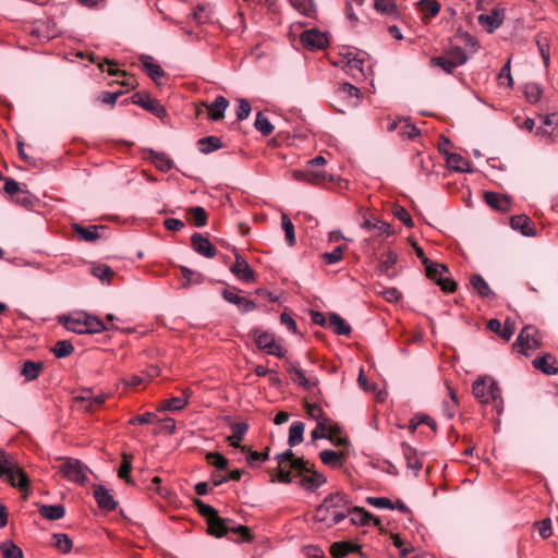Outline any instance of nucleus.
Returning <instances> with one entry per match:
<instances>
[{"label": "nucleus", "mask_w": 558, "mask_h": 558, "mask_svg": "<svg viewBox=\"0 0 558 558\" xmlns=\"http://www.w3.org/2000/svg\"><path fill=\"white\" fill-rule=\"evenodd\" d=\"M470 283L481 298L487 299L495 296V293L481 275H472L470 278Z\"/></svg>", "instance_id": "c756f323"}, {"label": "nucleus", "mask_w": 558, "mask_h": 558, "mask_svg": "<svg viewBox=\"0 0 558 558\" xmlns=\"http://www.w3.org/2000/svg\"><path fill=\"white\" fill-rule=\"evenodd\" d=\"M284 367L289 375V378L296 385L303 387L306 390H311L317 385L316 378H308L305 376L304 371L299 366L298 363L286 360Z\"/></svg>", "instance_id": "1a4fd4ad"}, {"label": "nucleus", "mask_w": 558, "mask_h": 558, "mask_svg": "<svg viewBox=\"0 0 558 558\" xmlns=\"http://www.w3.org/2000/svg\"><path fill=\"white\" fill-rule=\"evenodd\" d=\"M352 524L368 525L373 522L377 526L381 534L386 533V530L381 526L380 520L375 518L369 511L362 507H353L349 509Z\"/></svg>", "instance_id": "2eb2a0df"}, {"label": "nucleus", "mask_w": 558, "mask_h": 558, "mask_svg": "<svg viewBox=\"0 0 558 558\" xmlns=\"http://www.w3.org/2000/svg\"><path fill=\"white\" fill-rule=\"evenodd\" d=\"M250 335L253 336L258 349L266 351L268 354L279 355V345L276 343L272 333L254 329Z\"/></svg>", "instance_id": "9d476101"}, {"label": "nucleus", "mask_w": 558, "mask_h": 558, "mask_svg": "<svg viewBox=\"0 0 558 558\" xmlns=\"http://www.w3.org/2000/svg\"><path fill=\"white\" fill-rule=\"evenodd\" d=\"M254 125L263 135H269L274 130V125L263 112L256 114Z\"/></svg>", "instance_id": "3c124183"}, {"label": "nucleus", "mask_w": 558, "mask_h": 558, "mask_svg": "<svg viewBox=\"0 0 558 558\" xmlns=\"http://www.w3.org/2000/svg\"><path fill=\"white\" fill-rule=\"evenodd\" d=\"M487 328L490 331L498 333L506 341L510 340L514 333V323L510 319H507L505 325L501 326V323L498 319L492 318L487 323Z\"/></svg>", "instance_id": "aec40b11"}, {"label": "nucleus", "mask_w": 558, "mask_h": 558, "mask_svg": "<svg viewBox=\"0 0 558 558\" xmlns=\"http://www.w3.org/2000/svg\"><path fill=\"white\" fill-rule=\"evenodd\" d=\"M63 326L75 333H98L109 329L99 318L86 313H77L63 319ZM113 328V326H110Z\"/></svg>", "instance_id": "7ed1b4c3"}, {"label": "nucleus", "mask_w": 558, "mask_h": 558, "mask_svg": "<svg viewBox=\"0 0 558 558\" xmlns=\"http://www.w3.org/2000/svg\"><path fill=\"white\" fill-rule=\"evenodd\" d=\"M326 422L327 420L317 422L316 428L313 429L311 433V436L314 440L319 438H329L330 440H332L333 435L339 432V426L335 425L328 428Z\"/></svg>", "instance_id": "473e14b6"}, {"label": "nucleus", "mask_w": 558, "mask_h": 558, "mask_svg": "<svg viewBox=\"0 0 558 558\" xmlns=\"http://www.w3.org/2000/svg\"><path fill=\"white\" fill-rule=\"evenodd\" d=\"M361 547L348 542H336L330 546V554L333 558H343L349 553H359Z\"/></svg>", "instance_id": "2f4dec72"}, {"label": "nucleus", "mask_w": 558, "mask_h": 558, "mask_svg": "<svg viewBox=\"0 0 558 558\" xmlns=\"http://www.w3.org/2000/svg\"><path fill=\"white\" fill-rule=\"evenodd\" d=\"M209 118L213 121H219L225 117L226 109L229 106V101L223 96H217L210 104H204Z\"/></svg>", "instance_id": "6ab92c4d"}, {"label": "nucleus", "mask_w": 558, "mask_h": 558, "mask_svg": "<svg viewBox=\"0 0 558 558\" xmlns=\"http://www.w3.org/2000/svg\"><path fill=\"white\" fill-rule=\"evenodd\" d=\"M351 504L349 497L341 492H337L335 494L328 495L324 502L316 509V517L319 520H324L325 517H319L325 511H328L330 508H341L347 507Z\"/></svg>", "instance_id": "4468645a"}, {"label": "nucleus", "mask_w": 558, "mask_h": 558, "mask_svg": "<svg viewBox=\"0 0 558 558\" xmlns=\"http://www.w3.org/2000/svg\"><path fill=\"white\" fill-rule=\"evenodd\" d=\"M87 466L76 459H66L60 465V472L69 481L84 484L88 481Z\"/></svg>", "instance_id": "0eeeda50"}, {"label": "nucleus", "mask_w": 558, "mask_h": 558, "mask_svg": "<svg viewBox=\"0 0 558 558\" xmlns=\"http://www.w3.org/2000/svg\"><path fill=\"white\" fill-rule=\"evenodd\" d=\"M0 550L3 558H23L22 549L10 539L0 544Z\"/></svg>", "instance_id": "c03bdc74"}, {"label": "nucleus", "mask_w": 558, "mask_h": 558, "mask_svg": "<svg viewBox=\"0 0 558 558\" xmlns=\"http://www.w3.org/2000/svg\"><path fill=\"white\" fill-rule=\"evenodd\" d=\"M447 165L449 168L459 172L468 171L469 168L468 160L458 154H448Z\"/></svg>", "instance_id": "49530a36"}, {"label": "nucleus", "mask_w": 558, "mask_h": 558, "mask_svg": "<svg viewBox=\"0 0 558 558\" xmlns=\"http://www.w3.org/2000/svg\"><path fill=\"white\" fill-rule=\"evenodd\" d=\"M0 478L20 489L27 488L29 485L27 474L14 458L2 449H0Z\"/></svg>", "instance_id": "f03ea898"}, {"label": "nucleus", "mask_w": 558, "mask_h": 558, "mask_svg": "<svg viewBox=\"0 0 558 558\" xmlns=\"http://www.w3.org/2000/svg\"><path fill=\"white\" fill-rule=\"evenodd\" d=\"M281 229L284 233V241L288 246L293 247L296 244L295 228L291 220L284 214L281 215Z\"/></svg>", "instance_id": "4c0bfd02"}, {"label": "nucleus", "mask_w": 558, "mask_h": 558, "mask_svg": "<svg viewBox=\"0 0 558 558\" xmlns=\"http://www.w3.org/2000/svg\"><path fill=\"white\" fill-rule=\"evenodd\" d=\"M556 357L551 354H545L541 357H537L533 361V366L544 374L555 375L558 373V367L555 366Z\"/></svg>", "instance_id": "bb28decb"}, {"label": "nucleus", "mask_w": 558, "mask_h": 558, "mask_svg": "<svg viewBox=\"0 0 558 558\" xmlns=\"http://www.w3.org/2000/svg\"><path fill=\"white\" fill-rule=\"evenodd\" d=\"M39 513L43 518L48 520H59L64 517L65 508L61 504L43 505L39 508Z\"/></svg>", "instance_id": "72a5a7b5"}, {"label": "nucleus", "mask_w": 558, "mask_h": 558, "mask_svg": "<svg viewBox=\"0 0 558 558\" xmlns=\"http://www.w3.org/2000/svg\"><path fill=\"white\" fill-rule=\"evenodd\" d=\"M93 398H94L93 391L90 389H84L77 396H75L74 400L76 403L81 404V407L85 411H92L93 410Z\"/></svg>", "instance_id": "603ef678"}, {"label": "nucleus", "mask_w": 558, "mask_h": 558, "mask_svg": "<svg viewBox=\"0 0 558 558\" xmlns=\"http://www.w3.org/2000/svg\"><path fill=\"white\" fill-rule=\"evenodd\" d=\"M197 507H198L199 512L204 517H206L207 521H210L211 519H214L215 517L218 515V512L214 507L206 505L202 501H197Z\"/></svg>", "instance_id": "774afa93"}, {"label": "nucleus", "mask_w": 558, "mask_h": 558, "mask_svg": "<svg viewBox=\"0 0 558 558\" xmlns=\"http://www.w3.org/2000/svg\"><path fill=\"white\" fill-rule=\"evenodd\" d=\"M133 102L148 110L158 118L166 116L167 111L165 107L156 99L149 96H141L138 94L133 96Z\"/></svg>", "instance_id": "a211bd4d"}, {"label": "nucleus", "mask_w": 558, "mask_h": 558, "mask_svg": "<svg viewBox=\"0 0 558 558\" xmlns=\"http://www.w3.org/2000/svg\"><path fill=\"white\" fill-rule=\"evenodd\" d=\"M252 111L251 104L246 99H239L238 100V108H236V119L239 121H243L248 118L250 113Z\"/></svg>", "instance_id": "13d9d810"}, {"label": "nucleus", "mask_w": 558, "mask_h": 558, "mask_svg": "<svg viewBox=\"0 0 558 558\" xmlns=\"http://www.w3.org/2000/svg\"><path fill=\"white\" fill-rule=\"evenodd\" d=\"M393 215L400 220L402 221L407 227L409 228H412L413 227V220L409 214V211L400 206V205H396L393 207V210H392Z\"/></svg>", "instance_id": "bf43d9fd"}, {"label": "nucleus", "mask_w": 558, "mask_h": 558, "mask_svg": "<svg viewBox=\"0 0 558 558\" xmlns=\"http://www.w3.org/2000/svg\"><path fill=\"white\" fill-rule=\"evenodd\" d=\"M95 499L98 506L105 510H113L117 507V502L114 501L110 492L104 487H97L94 492Z\"/></svg>", "instance_id": "c85d7f7f"}, {"label": "nucleus", "mask_w": 558, "mask_h": 558, "mask_svg": "<svg viewBox=\"0 0 558 558\" xmlns=\"http://www.w3.org/2000/svg\"><path fill=\"white\" fill-rule=\"evenodd\" d=\"M342 246H336L332 252L324 253L323 258L327 264H336L342 258Z\"/></svg>", "instance_id": "e2e57ef3"}, {"label": "nucleus", "mask_w": 558, "mask_h": 558, "mask_svg": "<svg viewBox=\"0 0 558 558\" xmlns=\"http://www.w3.org/2000/svg\"><path fill=\"white\" fill-rule=\"evenodd\" d=\"M402 453L404 456V459L407 461V466L414 471L415 475L420 472L423 464L421 459L417 456L416 449L411 447L408 444H402Z\"/></svg>", "instance_id": "a878e982"}, {"label": "nucleus", "mask_w": 558, "mask_h": 558, "mask_svg": "<svg viewBox=\"0 0 558 558\" xmlns=\"http://www.w3.org/2000/svg\"><path fill=\"white\" fill-rule=\"evenodd\" d=\"M74 231L78 235L81 240L92 242L97 239H99V229H104L102 226H89V227H82L80 225H74L73 227Z\"/></svg>", "instance_id": "e433bc0d"}, {"label": "nucleus", "mask_w": 558, "mask_h": 558, "mask_svg": "<svg viewBox=\"0 0 558 558\" xmlns=\"http://www.w3.org/2000/svg\"><path fill=\"white\" fill-rule=\"evenodd\" d=\"M43 368V362L25 361L22 366L21 374L26 380L32 381L38 378Z\"/></svg>", "instance_id": "c9c22d12"}, {"label": "nucleus", "mask_w": 558, "mask_h": 558, "mask_svg": "<svg viewBox=\"0 0 558 558\" xmlns=\"http://www.w3.org/2000/svg\"><path fill=\"white\" fill-rule=\"evenodd\" d=\"M191 395H192V392L189 389H185L183 391V396L172 397V398L168 399V401L170 403V412L184 409L189 403V399H190Z\"/></svg>", "instance_id": "8fccbe9b"}, {"label": "nucleus", "mask_w": 558, "mask_h": 558, "mask_svg": "<svg viewBox=\"0 0 558 558\" xmlns=\"http://www.w3.org/2000/svg\"><path fill=\"white\" fill-rule=\"evenodd\" d=\"M343 452H336L332 450H324L319 453V458L322 462L326 465H329L331 468H341L342 462L341 459L343 458Z\"/></svg>", "instance_id": "79ce46f5"}, {"label": "nucleus", "mask_w": 558, "mask_h": 558, "mask_svg": "<svg viewBox=\"0 0 558 558\" xmlns=\"http://www.w3.org/2000/svg\"><path fill=\"white\" fill-rule=\"evenodd\" d=\"M418 10L422 12V21L427 24L432 17H435L440 12V3L438 0H420L416 3Z\"/></svg>", "instance_id": "4be33fe9"}, {"label": "nucleus", "mask_w": 558, "mask_h": 558, "mask_svg": "<svg viewBox=\"0 0 558 558\" xmlns=\"http://www.w3.org/2000/svg\"><path fill=\"white\" fill-rule=\"evenodd\" d=\"M199 150L203 154L213 153L221 147V141L216 136H207L199 138L197 142Z\"/></svg>", "instance_id": "a18cd8bd"}, {"label": "nucleus", "mask_w": 558, "mask_h": 558, "mask_svg": "<svg viewBox=\"0 0 558 558\" xmlns=\"http://www.w3.org/2000/svg\"><path fill=\"white\" fill-rule=\"evenodd\" d=\"M524 95L531 104H535L541 99L542 88L535 83L526 84L524 87Z\"/></svg>", "instance_id": "5fc2aeb1"}, {"label": "nucleus", "mask_w": 558, "mask_h": 558, "mask_svg": "<svg viewBox=\"0 0 558 558\" xmlns=\"http://www.w3.org/2000/svg\"><path fill=\"white\" fill-rule=\"evenodd\" d=\"M248 429V425L245 422H238L231 425L232 434L228 437L230 446L241 449L245 452V447L240 446V441L244 437Z\"/></svg>", "instance_id": "5701e85b"}, {"label": "nucleus", "mask_w": 558, "mask_h": 558, "mask_svg": "<svg viewBox=\"0 0 558 558\" xmlns=\"http://www.w3.org/2000/svg\"><path fill=\"white\" fill-rule=\"evenodd\" d=\"M156 418L155 413L153 412H145L141 415H136L130 420V424L136 425V424H149Z\"/></svg>", "instance_id": "338daca9"}, {"label": "nucleus", "mask_w": 558, "mask_h": 558, "mask_svg": "<svg viewBox=\"0 0 558 558\" xmlns=\"http://www.w3.org/2000/svg\"><path fill=\"white\" fill-rule=\"evenodd\" d=\"M510 225L514 230H520L524 235H533L534 227L532 220L525 215L513 216L510 219Z\"/></svg>", "instance_id": "7c9ffc66"}, {"label": "nucleus", "mask_w": 558, "mask_h": 558, "mask_svg": "<svg viewBox=\"0 0 558 558\" xmlns=\"http://www.w3.org/2000/svg\"><path fill=\"white\" fill-rule=\"evenodd\" d=\"M398 260V255L393 251H388L380 260V264L378 266L379 271L384 275H387L388 277L395 276V272L391 274V268L396 265Z\"/></svg>", "instance_id": "37998d69"}, {"label": "nucleus", "mask_w": 558, "mask_h": 558, "mask_svg": "<svg viewBox=\"0 0 558 558\" xmlns=\"http://www.w3.org/2000/svg\"><path fill=\"white\" fill-rule=\"evenodd\" d=\"M468 60L465 51L461 47H453L439 57L430 60L432 65L441 68L446 73L451 74L453 70Z\"/></svg>", "instance_id": "20e7f679"}, {"label": "nucleus", "mask_w": 558, "mask_h": 558, "mask_svg": "<svg viewBox=\"0 0 558 558\" xmlns=\"http://www.w3.org/2000/svg\"><path fill=\"white\" fill-rule=\"evenodd\" d=\"M472 388L475 398L482 403L501 400L500 389L497 383L492 378H480L473 384Z\"/></svg>", "instance_id": "39448f33"}, {"label": "nucleus", "mask_w": 558, "mask_h": 558, "mask_svg": "<svg viewBox=\"0 0 558 558\" xmlns=\"http://www.w3.org/2000/svg\"><path fill=\"white\" fill-rule=\"evenodd\" d=\"M425 272L427 278L437 283L445 275L449 274V270L447 266L432 262L425 267Z\"/></svg>", "instance_id": "ea45409f"}, {"label": "nucleus", "mask_w": 558, "mask_h": 558, "mask_svg": "<svg viewBox=\"0 0 558 558\" xmlns=\"http://www.w3.org/2000/svg\"><path fill=\"white\" fill-rule=\"evenodd\" d=\"M437 284L441 288V290L446 293H452L457 290V282L448 277V276H444V278H441Z\"/></svg>", "instance_id": "69168bd1"}, {"label": "nucleus", "mask_w": 558, "mask_h": 558, "mask_svg": "<svg viewBox=\"0 0 558 558\" xmlns=\"http://www.w3.org/2000/svg\"><path fill=\"white\" fill-rule=\"evenodd\" d=\"M222 298L225 301L236 305L239 311H241L242 313L252 312L256 307L255 303L252 300L241 295L240 291L235 288L225 289L222 291Z\"/></svg>", "instance_id": "9b49d317"}, {"label": "nucleus", "mask_w": 558, "mask_h": 558, "mask_svg": "<svg viewBox=\"0 0 558 558\" xmlns=\"http://www.w3.org/2000/svg\"><path fill=\"white\" fill-rule=\"evenodd\" d=\"M302 45L310 50L324 49L328 45L327 37L318 29H308L301 34Z\"/></svg>", "instance_id": "ddd939ff"}, {"label": "nucleus", "mask_w": 558, "mask_h": 558, "mask_svg": "<svg viewBox=\"0 0 558 558\" xmlns=\"http://www.w3.org/2000/svg\"><path fill=\"white\" fill-rule=\"evenodd\" d=\"M74 351L73 344L68 340H60L56 343L52 349V353L56 357L62 359L71 355Z\"/></svg>", "instance_id": "09e8293b"}, {"label": "nucleus", "mask_w": 558, "mask_h": 558, "mask_svg": "<svg viewBox=\"0 0 558 558\" xmlns=\"http://www.w3.org/2000/svg\"><path fill=\"white\" fill-rule=\"evenodd\" d=\"M290 4L300 13L312 16L315 12L313 0H288Z\"/></svg>", "instance_id": "de8ad7c7"}, {"label": "nucleus", "mask_w": 558, "mask_h": 558, "mask_svg": "<svg viewBox=\"0 0 558 558\" xmlns=\"http://www.w3.org/2000/svg\"><path fill=\"white\" fill-rule=\"evenodd\" d=\"M286 174L295 180H304L316 185H326L327 182L332 181V175H328L322 167L312 168L311 165L304 171L290 170Z\"/></svg>", "instance_id": "423d86ee"}, {"label": "nucleus", "mask_w": 558, "mask_h": 558, "mask_svg": "<svg viewBox=\"0 0 558 558\" xmlns=\"http://www.w3.org/2000/svg\"><path fill=\"white\" fill-rule=\"evenodd\" d=\"M229 530L228 522L219 515L208 521V531L211 535L221 537L226 535Z\"/></svg>", "instance_id": "58836bf2"}, {"label": "nucleus", "mask_w": 558, "mask_h": 558, "mask_svg": "<svg viewBox=\"0 0 558 558\" xmlns=\"http://www.w3.org/2000/svg\"><path fill=\"white\" fill-rule=\"evenodd\" d=\"M141 61L148 76L157 84H160V80L165 76V71L161 66L154 63L150 56H142Z\"/></svg>", "instance_id": "cd10ccee"}, {"label": "nucleus", "mask_w": 558, "mask_h": 558, "mask_svg": "<svg viewBox=\"0 0 558 558\" xmlns=\"http://www.w3.org/2000/svg\"><path fill=\"white\" fill-rule=\"evenodd\" d=\"M231 272L241 281L253 282L254 271L247 262L240 255H235V262L230 267Z\"/></svg>", "instance_id": "f3484780"}, {"label": "nucleus", "mask_w": 558, "mask_h": 558, "mask_svg": "<svg viewBox=\"0 0 558 558\" xmlns=\"http://www.w3.org/2000/svg\"><path fill=\"white\" fill-rule=\"evenodd\" d=\"M298 483L306 490L314 492L326 483V477L315 471L308 461L295 458L291 450L281 453V483Z\"/></svg>", "instance_id": "f257e3e1"}, {"label": "nucleus", "mask_w": 558, "mask_h": 558, "mask_svg": "<svg viewBox=\"0 0 558 558\" xmlns=\"http://www.w3.org/2000/svg\"><path fill=\"white\" fill-rule=\"evenodd\" d=\"M366 502L376 508L393 509L395 505L389 498L385 497H367Z\"/></svg>", "instance_id": "680f3d73"}, {"label": "nucleus", "mask_w": 558, "mask_h": 558, "mask_svg": "<svg viewBox=\"0 0 558 558\" xmlns=\"http://www.w3.org/2000/svg\"><path fill=\"white\" fill-rule=\"evenodd\" d=\"M374 8L377 12L395 14L397 5L393 0H375Z\"/></svg>", "instance_id": "4d7b16f0"}, {"label": "nucleus", "mask_w": 558, "mask_h": 558, "mask_svg": "<svg viewBox=\"0 0 558 558\" xmlns=\"http://www.w3.org/2000/svg\"><path fill=\"white\" fill-rule=\"evenodd\" d=\"M305 425L298 421L293 422L289 428L288 442L291 447L299 445L303 440Z\"/></svg>", "instance_id": "a19ab883"}, {"label": "nucleus", "mask_w": 558, "mask_h": 558, "mask_svg": "<svg viewBox=\"0 0 558 558\" xmlns=\"http://www.w3.org/2000/svg\"><path fill=\"white\" fill-rule=\"evenodd\" d=\"M191 244L193 250L206 257V258H213L217 254V250L214 244L210 243V241L204 236L201 233H194L191 238Z\"/></svg>", "instance_id": "dca6fc26"}, {"label": "nucleus", "mask_w": 558, "mask_h": 558, "mask_svg": "<svg viewBox=\"0 0 558 558\" xmlns=\"http://www.w3.org/2000/svg\"><path fill=\"white\" fill-rule=\"evenodd\" d=\"M53 539H54V547L59 551H61L63 554H68L71 551L72 541L69 538V536L66 534H63V533L54 534Z\"/></svg>", "instance_id": "864d4df0"}, {"label": "nucleus", "mask_w": 558, "mask_h": 558, "mask_svg": "<svg viewBox=\"0 0 558 558\" xmlns=\"http://www.w3.org/2000/svg\"><path fill=\"white\" fill-rule=\"evenodd\" d=\"M207 460L219 470H225L228 465V460L218 452H209L207 454Z\"/></svg>", "instance_id": "052dcab7"}, {"label": "nucleus", "mask_w": 558, "mask_h": 558, "mask_svg": "<svg viewBox=\"0 0 558 558\" xmlns=\"http://www.w3.org/2000/svg\"><path fill=\"white\" fill-rule=\"evenodd\" d=\"M484 197L486 203L496 210L507 211L510 208V199L505 195L495 192H486Z\"/></svg>", "instance_id": "393cba45"}, {"label": "nucleus", "mask_w": 558, "mask_h": 558, "mask_svg": "<svg viewBox=\"0 0 558 558\" xmlns=\"http://www.w3.org/2000/svg\"><path fill=\"white\" fill-rule=\"evenodd\" d=\"M337 94L340 98L345 99L351 107H356L360 104L361 90L352 84H341Z\"/></svg>", "instance_id": "412c9836"}, {"label": "nucleus", "mask_w": 558, "mask_h": 558, "mask_svg": "<svg viewBox=\"0 0 558 558\" xmlns=\"http://www.w3.org/2000/svg\"><path fill=\"white\" fill-rule=\"evenodd\" d=\"M93 275L104 281L108 280L113 275V271L107 265H99L93 268Z\"/></svg>", "instance_id": "0e129e2a"}, {"label": "nucleus", "mask_w": 558, "mask_h": 558, "mask_svg": "<svg viewBox=\"0 0 558 558\" xmlns=\"http://www.w3.org/2000/svg\"><path fill=\"white\" fill-rule=\"evenodd\" d=\"M505 19V10L501 8H494L489 14H480L477 16V22L480 25L486 28L488 33H494L497 28H499Z\"/></svg>", "instance_id": "f8f14e48"}, {"label": "nucleus", "mask_w": 558, "mask_h": 558, "mask_svg": "<svg viewBox=\"0 0 558 558\" xmlns=\"http://www.w3.org/2000/svg\"><path fill=\"white\" fill-rule=\"evenodd\" d=\"M538 331L534 326H525L519 333L514 348H520L519 352L527 354V350L537 349L541 345V339L537 337Z\"/></svg>", "instance_id": "6e6552de"}, {"label": "nucleus", "mask_w": 558, "mask_h": 558, "mask_svg": "<svg viewBox=\"0 0 558 558\" xmlns=\"http://www.w3.org/2000/svg\"><path fill=\"white\" fill-rule=\"evenodd\" d=\"M190 214L192 216L193 223L195 227L201 228L206 225L207 214L203 207H201V206L192 207L190 209Z\"/></svg>", "instance_id": "6e6d98bb"}, {"label": "nucleus", "mask_w": 558, "mask_h": 558, "mask_svg": "<svg viewBox=\"0 0 558 558\" xmlns=\"http://www.w3.org/2000/svg\"><path fill=\"white\" fill-rule=\"evenodd\" d=\"M328 327L337 335L348 336L351 333V327L338 314L331 313L328 319Z\"/></svg>", "instance_id": "f704fd0d"}, {"label": "nucleus", "mask_w": 558, "mask_h": 558, "mask_svg": "<svg viewBox=\"0 0 558 558\" xmlns=\"http://www.w3.org/2000/svg\"><path fill=\"white\" fill-rule=\"evenodd\" d=\"M147 159L155 165L160 171L167 172L173 167V161L165 154L155 151L153 149L147 150Z\"/></svg>", "instance_id": "b1692460"}]
</instances>
